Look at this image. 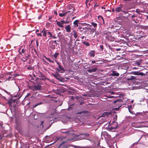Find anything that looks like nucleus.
Instances as JSON below:
<instances>
[{"mask_svg": "<svg viewBox=\"0 0 148 148\" xmlns=\"http://www.w3.org/2000/svg\"><path fill=\"white\" fill-rule=\"evenodd\" d=\"M128 9L126 7V6L123 4H121L119 7L113 8L112 11V12H115L116 14L121 12L124 14H127L128 12Z\"/></svg>", "mask_w": 148, "mask_h": 148, "instance_id": "nucleus-1", "label": "nucleus"}, {"mask_svg": "<svg viewBox=\"0 0 148 148\" xmlns=\"http://www.w3.org/2000/svg\"><path fill=\"white\" fill-rule=\"evenodd\" d=\"M66 8L68 10L66 11L68 16L74 15L75 14V8L73 5H69Z\"/></svg>", "mask_w": 148, "mask_h": 148, "instance_id": "nucleus-2", "label": "nucleus"}, {"mask_svg": "<svg viewBox=\"0 0 148 148\" xmlns=\"http://www.w3.org/2000/svg\"><path fill=\"white\" fill-rule=\"evenodd\" d=\"M79 137L81 139H86L90 140L89 138H90V135L88 133L81 134Z\"/></svg>", "mask_w": 148, "mask_h": 148, "instance_id": "nucleus-3", "label": "nucleus"}, {"mask_svg": "<svg viewBox=\"0 0 148 148\" xmlns=\"http://www.w3.org/2000/svg\"><path fill=\"white\" fill-rule=\"evenodd\" d=\"M117 119V115H115L113 118L114 121H113L112 124V126L110 127L111 129H115L117 128L118 126L117 123L115 121Z\"/></svg>", "mask_w": 148, "mask_h": 148, "instance_id": "nucleus-4", "label": "nucleus"}, {"mask_svg": "<svg viewBox=\"0 0 148 148\" xmlns=\"http://www.w3.org/2000/svg\"><path fill=\"white\" fill-rule=\"evenodd\" d=\"M106 38L107 40L110 41H114L115 39L114 37L108 34L106 35Z\"/></svg>", "mask_w": 148, "mask_h": 148, "instance_id": "nucleus-5", "label": "nucleus"}, {"mask_svg": "<svg viewBox=\"0 0 148 148\" xmlns=\"http://www.w3.org/2000/svg\"><path fill=\"white\" fill-rule=\"evenodd\" d=\"M132 74L138 76H143L145 74L143 72H140L138 71H133L131 73Z\"/></svg>", "mask_w": 148, "mask_h": 148, "instance_id": "nucleus-6", "label": "nucleus"}, {"mask_svg": "<svg viewBox=\"0 0 148 148\" xmlns=\"http://www.w3.org/2000/svg\"><path fill=\"white\" fill-rule=\"evenodd\" d=\"M112 113L110 112H103L101 115V116L102 117H104L105 116H106L107 117H108L110 115H112Z\"/></svg>", "mask_w": 148, "mask_h": 148, "instance_id": "nucleus-7", "label": "nucleus"}, {"mask_svg": "<svg viewBox=\"0 0 148 148\" xmlns=\"http://www.w3.org/2000/svg\"><path fill=\"white\" fill-rule=\"evenodd\" d=\"M95 50H91L89 51L88 55H89V56L90 57H94L95 55Z\"/></svg>", "mask_w": 148, "mask_h": 148, "instance_id": "nucleus-8", "label": "nucleus"}, {"mask_svg": "<svg viewBox=\"0 0 148 148\" xmlns=\"http://www.w3.org/2000/svg\"><path fill=\"white\" fill-rule=\"evenodd\" d=\"M66 14H67L66 11H65V10H63L62 12H60L59 14V16L60 17H63L65 16Z\"/></svg>", "mask_w": 148, "mask_h": 148, "instance_id": "nucleus-9", "label": "nucleus"}, {"mask_svg": "<svg viewBox=\"0 0 148 148\" xmlns=\"http://www.w3.org/2000/svg\"><path fill=\"white\" fill-rule=\"evenodd\" d=\"M98 18L99 20H100V23L101 24H105V21H104V19L103 17L101 15L99 16H98Z\"/></svg>", "mask_w": 148, "mask_h": 148, "instance_id": "nucleus-10", "label": "nucleus"}, {"mask_svg": "<svg viewBox=\"0 0 148 148\" xmlns=\"http://www.w3.org/2000/svg\"><path fill=\"white\" fill-rule=\"evenodd\" d=\"M29 57V55H27V56L25 55L24 56H23L21 58V60L23 62H25L28 59Z\"/></svg>", "mask_w": 148, "mask_h": 148, "instance_id": "nucleus-11", "label": "nucleus"}, {"mask_svg": "<svg viewBox=\"0 0 148 148\" xmlns=\"http://www.w3.org/2000/svg\"><path fill=\"white\" fill-rule=\"evenodd\" d=\"M132 20L136 23H138L139 22V21L137 17L136 16H135L134 15H133L132 17Z\"/></svg>", "mask_w": 148, "mask_h": 148, "instance_id": "nucleus-12", "label": "nucleus"}, {"mask_svg": "<svg viewBox=\"0 0 148 148\" xmlns=\"http://www.w3.org/2000/svg\"><path fill=\"white\" fill-rule=\"evenodd\" d=\"M56 24L59 27H64V25H63L62 23V21H61V22L57 21V20L56 21Z\"/></svg>", "mask_w": 148, "mask_h": 148, "instance_id": "nucleus-13", "label": "nucleus"}, {"mask_svg": "<svg viewBox=\"0 0 148 148\" xmlns=\"http://www.w3.org/2000/svg\"><path fill=\"white\" fill-rule=\"evenodd\" d=\"M97 70V68H94L92 69H88L87 70V71L89 73H91L95 72Z\"/></svg>", "mask_w": 148, "mask_h": 148, "instance_id": "nucleus-14", "label": "nucleus"}, {"mask_svg": "<svg viewBox=\"0 0 148 148\" xmlns=\"http://www.w3.org/2000/svg\"><path fill=\"white\" fill-rule=\"evenodd\" d=\"M34 86L36 90H41V86L40 84L35 85Z\"/></svg>", "mask_w": 148, "mask_h": 148, "instance_id": "nucleus-15", "label": "nucleus"}, {"mask_svg": "<svg viewBox=\"0 0 148 148\" xmlns=\"http://www.w3.org/2000/svg\"><path fill=\"white\" fill-rule=\"evenodd\" d=\"M55 62H56L57 64L58 65V68L60 70L63 71L64 70V68L61 66L60 64L56 60H55Z\"/></svg>", "mask_w": 148, "mask_h": 148, "instance_id": "nucleus-16", "label": "nucleus"}, {"mask_svg": "<svg viewBox=\"0 0 148 148\" xmlns=\"http://www.w3.org/2000/svg\"><path fill=\"white\" fill-rule=\"evenodd\" d=\"M72 34L73 35L74 37L75 38H76L78 36V34L77 32L75 30L73 31Z\"/></svg>", "mask_w": 148, "mask_h": 148, "instance_id": "nucleus-17", "label": "nucleus"}, {"mask_svg": "<svg viewBox=\"0 0 148 148\" xmlns=\"http://www.w3.org/2000/svg\"><path fill=\"white\" fill-rule=\"evenodd\" d=\"M48 31V30L46 29L45 28L43 29L42 36L44 37H46Z\"/></svg>", "mask_w": 148, "mask_h": 148, "instance_id": "nucleus-18", "label": "nucleus"}, {"mask_svg": "<svg viewBox=\"0 0 148 148\" xmlns=\"http://www.w3.org/2000/svg\"><path fill=\"white\" fill-rule=\"evenodd\" d=\"M65 29H66V32H69L71 31V28L69 25L66 26L65 27Z\"/></svg>", "mask_w": 148, "mask_h": 148, "instance_id": "nucleus-19", "label": "nucleus"}, {"mask_svg": "<svg viewBox=\"0 0 148 148\" xmlns=\"http://www.w3.org/2000/svg\"><path fill=\"white\" fill-rule=\"evenodd\" d=\"M119 75V74L118 73H116V72L114 71H113L112 73L111 74V75L113 76H118Z\"/></svg>", "mask_w": 148, "mask_h": 148, "instance_id": "nucleus-20", "label": "nucleus"}, {"mask_svg": "<svg viewBox=\"0 0 148 148\" xmlns=\"http://www.w3.org/2000/svg\"><path fill=\"white\" fill-rule=\"evenodd\" d=\"M91 24L92 26H93L94 28V29L95 30H96L97 28V23H95L94 22H92L91 23Z\"/></svg>", "mask_w": 148, "mask_h": 148, "instance_id": "nucleus-21", "label": "nucleus"}, {"mask_svg": "<svg viewBox=\"0 0 148 148\" xmlns=\"http://www.w3.org/2000/svg\"><path fill=\"white\" fill-rule=\"evenodd\" d=\"M89 29V27L88 26L83 27H82V29L81 30H80L79 32H83L84 30H85V29H86V30H88Z\"/></svg>", "mask_w": 148, "mask_h": 148, "instance_id": "nucleus-22", "label": "nucleus"}, {"mask_svg": "<svg viewBox=\"0 0 148 148\" xmlns=\"http://www.w3.org/2000/svg\"><path fill=\"white\" fill-rule=\"evenodd\" d=\"M79 21L78 20H77L75 21L73 23V24L75 26V27H77L78 26V24Z\"/></svg>", "mask_w": 148, "mask_h": 148, "instance_id": "nucleus-23", "label": "nucleus"}, {"mask_svg": "<svg viewBox=\"0 0 148 148\" xmlns=\"http://www.w3.org/2000/svg\"><path fill=\"white\" fill-rule=\"evenodd\" d=\"M58 148H67V146L66 145L62 143L60 145Z\"/></svg>", "mask_w": 148, "mask_h": 148, "instance_id": "nucleus-24", "label": "nucleus"}, {"mask_svg": "<svg viewBox=\"0 0 148 148\" xmlns=\"http://www.w3.org/2000/svg\"><path fill=\"white\" fill-rule=\"evenodd\" d=\"M45 58L49 62H51L52 63H54V62L53 61L51 60L49 58H47L45 56Z\"/></svg>", "mask_w": 148, "mask_h": 148, "instance_id": "nucleus-25", "label": "nucleus"}, {"mask_svg": "<svg viewBox=\"0 0 148 148\" xmlns=\"http://www.w3.org/2000/svg\"><path fill=\"white\" fill-rule=\"evenodd\" d=\"M135 79V77H134V76H131V77H130L129 78H128L127 79L128 80H132Z\"/></svg>", "mask_w": 148, "mask_h": 148, "instance_id": "nucleus-26", "label": "nucleus"}, {"mask_svg": "<svg viewBox=\"0 0 148 148\" xmlns=\"http://www.w3.org/2000/svg\"><path fill=\"white\" fill-rule=\"evenodd\" d=\"M43 103L42 102H40L38 103H37V104H36L35 105H34L33 106V108H35V107H36L37 106H38V105H40L41 104H42Z\"/></svg>", "mask_w": 148, "mask_h": 148, "instance_id": "nucleus-27", "label": "nucleus"}, {"mask_svg": "<svg viewBox=\"0 0 148 148\" xmlns=\"http://www.w3.org/2000/svg\"><path fill=\"white\" fill-rule=\"evenodd\" d=\"M82 43L84 45L86 46H89L90 45V44L88 42H82Z\"/></svg>", "mask_w": 148, "mask_h": 148, "instance_id": "nucleus-28", "label": "nucleus"}, {"mask_svg": "<svg viewBox=\"0 0 148 148\" xmlns=\"http://www.w3.org/2000/svg\"><path fill=\"white\" fill-rule=\"evenodd\" d=\"M13 101L12 100H9L7 102V103L9 104L10 106H11L12 104V103Z\"/></svg>", "mask_w": 148, "mask_h": 148, "instance_id": "nucleus-29", "label": "nucleus"}, {"mask_svg": "<svg viewBox=\"0 0 148 148\" xmlns=\"http://www.w3.org/2000/svg\"><path fill=\"white\" fill-rule=\"evenodd\" d=\"M59 54L58 53H56L53 55V56L54 57V58H56L58 55H59Z\"/></svg>", "mask_w": 148, "mask_h": 148, "instance_id": "nucleus-30", "label": "nucleus"}, {"mask_svg": "<svg viewBox=\"0 0 148 148\" xmlns=\"http://www.w3.org/2000/svg\"><path fill=\"white\" fill-rule=\"evenodd\" d=\"M25 51L26 50L25 49H22L21 50V51H19V52H21L22 53H23V54H25Z\"/></svg>", "mask_w": 148, "mask_h": 148, "instance_id": "nucleus-31", "label": "nucleus"}, {"mask_svg": "<svg viewBox=\"0 0 148 148\" xmlns=\"http://www.w3.org/2000/svg\"><path fill=\"white\" fill-rule=\"evenodd\" d=\"M30 88L32 90L35 91H36V90H35V88L34 86H32L31 87H30Z\"/></svg>", "mask_w": 148, "mask_h": 148, "instance_id": "nucleus-32", "label": "nucleus"}, {"mask_svg": "<svg viewBox=\"0 0 148 148\" xmlns=\"http://www.w3.org/2000/svg\"><path fill=\"white\" fill-rule=\"evenodd\" d=\"M86 112L85 110H84V111H83L79 112L78 113H77V114H82L83 113L84 114Z\"/></svg>", "mask_w": 148, "mask_h": 148, "instance_id": "nucleus-33", "label": "nucleus"}, {"mask_svg": "<svg viewBox=\"0 0 148 148\" xmlns=\"http://www.w3.org/2000/svg\"><path fill=\"white\" fill-rule=\"evenodd\" d=\"M136 12L137 13H138L139 14H140V12H143L142 11H141L140 10L138 9H137L136 10Z\"/></svg>", "mask_w": 148, "mask_h": 148, "instance_id": "nucleus-34", "label": "nucleus"}, {"mask_svg": "<svg viewBox=\"0 0 148 148\" xmlns=\"http://www.w3.org/2000/svg\"><path fill=\"white\" fill-rule=\"evenodd\" d=\"M47 34L49 35L48 36L49 37H52V34L50 32H48Z\"/></svg>", "mask_w": 148, "mask_h": 148, "instance_id": "nucleus-35", "label": "nucleus"}, {"mask_svg": "<svg viewBox=\"0 0 148 148\" xmlns=\"http://www.w3.org/2000/svg\"><path fill=\"white\" fill-rule=\"evenodd\" d=\"M62 21V23H63V24H64L68 23H69L68 21H65L64 20Z\"/></svg>", "mask_w": 148, "mask_h": 148, "instance_id": "nucleus-36", "label": "nucleus"}, {"mask_svg": "<svg viewBox=\"0 0 148 148\" xmlns=\"http://www.w3.org/2000/svg\"><path fill=\"white\" fill-rule=\"evenodd\" d=\"M122 101V100L121 99H118L116 100H115L114 101V103H116V102L118 101Z\"/></svg>", "mask_w": 148, "mask_h": 148, "instance_id": "nucleus-37", "label": "nucleus"}, {"mask_svg": "<svg viewBox=\"0 0 148 148\" xmlns=\"http://www.w3.org/2000/svg\"><path fill=\"white\" fill-rule=\"evenodd\" d=\"M27 69L28 70H31L33 69V67L30 66H29L27 67Z\"/></svg>", "mask_w": 148, "mask_h": 148, "instance_id": "nucleus-38", "label": "nucleus"}, {"mask_svg": "<svg viewBox=\"0 0 148 148\" xmlns=\"http://www.w3.org/2000/svg\"><path fill=\"white\" fill-rule=\"evenodd\" d=\"M3 90L5 92V93H6L7 94L9 95L10 94V92H8L7 91L3 89Z\"/></svg>", "mask_w": 148, "mask_h": 148, "instance_id": "nucleus-39", "label": "nucleus"}, {"mask_svg": "<svg viewBox=\"0 0 148 148\" xmlns=\"http://www.w3.org/2000/svg\"><path fill=\"white\" fill-rule=\"evenodd\" d=\"M125 16H120V17H118V19H123V18L124 17H125Z\"/></svg>", "mask_w": 148, "mask_h": 148, "instance_id": "nucleus-40", "label": "nucleus"}, {"mask_svg": "<svg viewBox=\"0 0 148 148\" xmlns=\"http://www.w3.org/2000/svg\"><path fill=\"white\" fill-rule=\"evenodd\" d=\"M100 48L102 51L103 49V46L102 45H100Z\"/></svg>", "mask_w": 148, "mask_h": 148, "instance_id": "nucleus-41", "label": "nucleus"}, {"mask_svg": "<svg viewBox=\"0 0 148 148\" xmlns=\"http://www.w3.org/2000/svg\"><path fill=\"white\" fill-rule=\"evenodd\" d=\"M99 6V5L97 4V3H95L94 5V9H95L96 7H98Z\"/></svg>", "mask_w": 148, "mask_h": 148, "instance_id": "nucleus-42", "label": "nucleus"}, {"mask_svg": "<svg viewBox=\"0 0 148 148\" xmlns=\"http://www.w3.org/2000/svg\"><path fill=\"white\" fill-rule=\"evenodd\" d=\"M12 78V77L10 76L8 78H7L6 79V80H8V81H10Z\"/></svg>", "mask_w": 148, "mask_h": 148, "instance_id": "nucleus-43", "label": "nucleus"}, {"mask_svg": "<svg viewBox=\"0 0 148 148\" xmlns=\"http://www.w3.org/2000/svg\"><path fill=\"white\" fill-rule=\"evenodd\" d=\"M71 106V105L69 106V108H68V110H71L73 109L72 107Z\"/></svg>", "mask_w": 148, "mask_h": 148, "instance_id": "nucleus-44", "label": "nucleus"}, {"mask_svg": "<svg viewBox=\"0 0 148 148\" xmlns=\"http://www.w3.org/2000/svg\"><path fill=\"white\" fill-rule=\"evenodd\" d=\"M82 25L83 26H85V25H89V24H87L86 23H82Z\"/></svg>", "mask_w": 148, "mask_h": 148, "instance_id": "nucleus-45", "label": "nucleus"}, {"mask_svg": "<svg viewBox=\"0 0 148 148\" xmlns=\"http://www.w3.org/2000/svg\"><path fill=\"white\" fill-rule=\"evenodd\" d=\"M37 36H42V35L41 33H37Z\"/></svg>", "mask_w": 148, "mask_h": 148, "instance_id": "nucleus-46", "label": "nucleus"}, {"mask_svg": "<svg viewBox=\"0 0 148 148\" xmlns=\"http://www.w3.org/2000/svg\"><path fill=\"white\" fill-rule=\"evenodd\" d=\"M135 144V143H134L132 144V145H131L130 147L129 148H133V147L134 145Z\"/></svg>", "mask_w": 148, "mask_h": 148, "instance_id": "nucleus-47", "label": "nucleus"}, {"mask_svg": "<svg viewBox=\"0 0 148 148\" xmlns=\"http://www.w3.org/2000/svg\"><path fill=\"white\" fill-rule=\"evenodd\" d=\"M30 95H31V94L30 93H27V95L25 97H28L29 96H30Z\"/></svg>", "mask_w": 148, "mask_h": 148, "instance_id": "nucleus-48", "label": "nucleus"}, {"mask_svg": "<svg viewBox=\"0 0 148 148\" xmlns=\"http://www.w3.org/2000/svg\"><path fill=\"white\" fill-rule=\"evenodd\" d=\"M52 19V17H51V16H50L49 17V19H48V20L49 21H50V22H52V21H51V19Z\"/></svg>", "mask_w": 148, "mask_h": 148, "instance_id": "nucleus-49", "label": "nucleus"}, {"mask_svg": "<svg viewBox=\"0 0 148 148\" xmlns=\"http://www.w3.org/2000/svg\"><path fill=\"white\" fill-rule=\"evenodd\" d=\"M82 27H81V26H79L78 27V29H79V30H81L82 29Z\"/></svg>", "mask_w": 148, "mask_h": 148, "instance_id": "nucleus-50", "label": "nucleus"}, {"mask_svg": "<svg viewBox=\"0 0 148 148\" xmlns=\"http://www.w3.org/2000/svg\"><path fill=\"white\" fill-rule=\"evenodd\" d=\"M36 44L37 46L38 47V40H37L36 41Z\"/></svg>", "mask_w": 148, "mask_h": 148, "instance_id": "nucleus-51", "label": "nucleus"}, {"mask_svg": "<svg viewBox=\"0 0 148 148\" xmlns=\"http://www.w3.org/2000/svg\"><path fill=\"white\" fill-rule=\"evenodd\" d=\"M19 53L20 54H21V56H24L25 55V54H23V53H21V52H19Z\"/></svg>", "mask_w": 148, "mask_h": 148, "instance_id": "nucleus-52", "label": "nucleus"}, {"mask_svg": "<svg viewBox=\"0 0 148 148\" xmlns=\"http://www.w3.org/2000/svg\"><path fill=\"white\" fill-rule=\"evenodd\" d=\"M39 29H36V31H35L36 33L37 34V33H38V32H39Z\"/></svg>", "mask_w": 148, "mask_h": 148, "instance_id": "nucleus-53", "label": "nucleus"}, {"mask_svg": "<svg viewBox=\"0 0 148 148\" xmlns=\"http://www.w3.org/2000/svg\"><path fill=\"white\" fill-rule=\"evenodd\" d=\"M54 14H55L56 15H58L57 12L56 11H55L54 12Z\"/></svg>", "mask_w": 148, "mask_h": 148, "instance_id": "nucleus-54", "label": "nucleus"}, {"mask_svg": "<svg viewBox=\"0 0 148 148\" xmlns=\"http://www.w3.org/2000/svg\"><path fill=\"white\" fill-rule=\"evenodd\" d=\"M95 62H96L95 61V60H92V64H94V63H95Z\"/></svg>", "mask_w": 148, "mask_h": 148, "instance_id": "nucleus-55", "label": "nucleus"}, {"mask_svg": "<svg viewBox=\"0 0 148 148\" xmlns=\"http://www.w3.org/2000/svg\"><path fill=\"white\" fill-rule=\"evenodd\" d=\"M51 37L53 38H57V37H56L55 36H53V35H52V37Z\"/></svg>", "mask_w": 148, "mask_h": 148, "instance_id": "nucleus-56", "label": "nucleus"}, {"mask_svg": "<svg viewBox=\"0 0 148 148\" xmlns=\"http://www.w3.org/2000/svg\"><path fill=\"white\" fill-rule=\"evenodd\" d=\"M44 123V121H41V124H40V125H42L43 123Z\"/></svg>", "mask_w": 148, "mask_h": 148, "instance_id": "nucleus-57", "label": "nucleus"}, {"mask_svg": "<svg viewBox=\"0 0 148 148\" xmlns=\"http://www.w3.org/2000/svg\"><path fill=\"white\" fill-rule=\"evenodd\" d=\"M88 4L89 5H90V3H88V2H86V5L87 6H88L87 5H88Z\"/></svg>", "mask_w": 148, "mask_h": 148, "instance_id": "nucleus-58", "label": "nucleus"}, {"mask_svg": "<svg viewBox=\"0 0 148 148\" xmlns=\"http://www.w3.org/2000/svg\"><path fill=\"white\" fill-rule=\"evenodd\" d=\"M54 42L56 44H57V41L56 40H55L54 41Z\"/></svg>", "mask_w": 148, "mask_h": 148, "instance_id": "nucleus-59", "label": "nucleus"}, {"mask_svg": "<svg viewBox=\"0 0 148 148\" xmlns=\"http://www.w3.org/2000/svg\"><path fill=\"white\" fill-rule=\"evenodd\" d=\"M40 75H41V76L42 77H43V75H44V74L41 73H40Z\"/></svg>", "mask_w": 148, "mask_h": 148, "instance_id": "nucleus-60", "label": "nucleus"}, {"mask_svg": "<svg viewBox=\"0 0 148 148\" xmlns=\"http://www.w3.org/2000/svg\"><path fill=\"white\" fill-rule=\"evenodd\" d=\"M69 131H67V132H65L66 133V134H69Z\"/></svg>", "mask_w": 148, "mask_h": 148, "instance_id": "nucleus-61", "label": "nucleus"}, {"mask_svg": "<svg viewBox=\"0 0 148 148\" xmlns=\"http://www.w3.org/2000/svg\"><path fill=\"white\" fill-rule=\"evenodd\" d=\"M137 64L138 65H140V63L139 62H138Z\"/></svg>", "mask_w": 148, "mask_h": 148, "instance_id": "nucleus-62", "label": "nucleus"}, {"mask_svg": "<svg viewBox=\"0 0 148 148\" xmlns=\"http://www.w3.org/2000/svg\"><path fill=\"white\" fill-rule=\"evenodd\" d=\"M84 38V36H82L81 37V39H83Z\"/></svg>", "mask_w": 148, "mask_h": 148, "instance_id": "nucleus-63", "label": "nucleus"}, {"mask_svg": "<svg viewBox=\"0 0 148 148\" xmlns=\"http://www.w3.org/2000/svg\"><path fill=\"white\" fill-rule=\"evenodd\" d=\"M114 97V96H110V98H112L113 97Z\"/></svg>", "mask_w": 148, "mask_h": 148, "instance_id": "nucleus-64", "label": "nucleus"}]
</instances>
